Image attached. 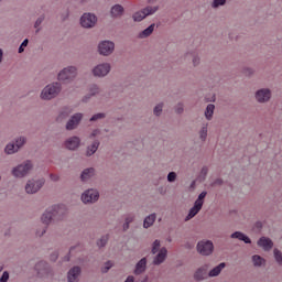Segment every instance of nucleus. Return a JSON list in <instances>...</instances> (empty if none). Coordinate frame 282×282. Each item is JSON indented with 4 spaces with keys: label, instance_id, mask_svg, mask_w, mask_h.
<instances>
[{
    "label": "nucleus",
    "instance_id": "obj_1",
    "mask_svg": "<svg viewBox=\"0 0 282 282\" xmlns=\"http://www.w3.org/2000/svg\"><path fill=\"white\" fill-rule=\"evenodd\" d=\"M34 169V164L31 160H26L23 163L17 165L11 170V175H13L17 180H23V177H28L30 172Z\"/></svg>",
    "mask_w": 282,
    "mask_h": 282
},
{
    "label": "nucleus",
    "instance_id": "obj_2",
    "mask_svg": "<svg viewBox=\"0 0 282 282\" xmlns=\"http://www.w3.org/2000/svg\"><path fill=\"white\" fill-rule=\"evenodd\" d=\"M63 89L61 83L55 82L53 84H48L46 87L43 88L41 93L42 100H52V98H56L61 94Z\"/></svg>",
    "mask_w": 282,
    "mask_h": 282
},
{
    "label": "nucleus",
    "instance_id": "obj_3",
    "mask_svg": "<svg viewBox=\"0 0 282 282\" xmlns=\"http://www.w3.org/2000/svg\"><path fill=\"white\" fill-rule=\"evenodd\" d=\"M76 76H78V68L76 66H67L58 73L57 78L64 83H72Z\"/></svg>",
    "mask_w": 282,
    "mask_h": 282
},
{
    "label": "nucleus",
    "instance_id": "obj_4",
    "mask_svg": "<svg viewBox=\"0 0 282 282\" xmlns=\"http://www.w3.org/2000/svg\"><path fill=\"white\" fill-rule=\"evenodd\" d=\"M61 206H53L48 209H46V213L42 215V224H45V226H50L52 224L53 219H61Z\"/></svg>",
    "mask_w": 282,
    "mask_h": 282
},
{
    "label": "nucleus",
    "instance_id": "obj_5",
    "mask_svg": "<svg viewBox=\"0 0 282 282\" xmlns=\"http://www.w3.org/2000/svg\"><path fill=\"white\" fill-rule=\"evenodd\" d=\"M43 186H45V178L29 180L25 185V193H28V195H34L39 193Z\"/></svg>",
    "mask_w": 282,
    "mask_h": 282
},
{
    "label": "nucleus",
    "instance_id": "obj_6",
    "mask_svg": "<svg viewBox=\"0 0 282 282\" xmlns=\"http://www.w3.org/2000/svg\"><path fill=\"white\" fill-rule=\"evenodd\" d=\"M158 10V7H145L144 9H141L140 11H137L132 14V20L134 23H140V21H144L147 17H151V14H155Z\"/></svg>",
    "mask_w": 282,
    "mask_h": 282
},
{
    "label": "nucleus",
    "instance_id": "obj_7",
    "mask_svg": "<svg viewBox=\"0 0 282 282\" xmlns=\"http://www.w3.org/2000/svg\"><path fill=\"white\" fill-rule=\"evenodd\" d=\"M83 118H85V115H83V112H76L72 115L66 122V131H75V129L80 126V122H83Z\"/></svg>",
    "mask_w": 282,
    "mask_h": 282
},
{
    "label": "nucleus",
    "instance_id": "obj_8",
    "mask_svg": "<svg viewBox=\"0 0 282 282\" xmlns=\"http://www.w3.org/2000/svg\"><path fill=\"white\" fill-rule=\"evenodd\" d=\"M100 199V193H98V189H87L82 194V202L84 204H96Z\"/></svg>",
    "mask_w": 282,
    "mask_h": 282
},
{
    "label": "nucleus",
    "instance_id": "obj_9",
    "mask_svg": "<svg viewBox=\"0 0 282 282\" xmlns=\"http://www.w3.org/2000/svg\"><path fill=\"white\" fill-rule=\"evenodd\" d=\"M96 23H98V17L94 13H84L80 18V25L82 28H86V30L95 28Z\"/></svg>",
    "mask_w": 282,
    "mask_h": 282
},
{
    "label": "nucleus",
    "instance_id": "obj_10",
    "mask_svg": "<svg viewBox=\"0 0 282 282\" xmlns=\"http://www.w3.org/2000/svg\"><path fill=\"white\" fill-rule=\"evenodd\" d=\"M93 76L95 78H105L111 72V64L109 63H101L93 68Z\"/></svg>",
    "mask_w": 282,
    "mask_h": 282
},
{
    "label": "nucleus",
    "instance_id": "obj_11",
    "mask_svg": "<svg viewBox=\"0 0 282 282\" xmlns=\"http://www.w3.org/2000/svg\"><path fill=\"white\" fill-rule=\"evenodd\" d=\"M116 50V44L111 41H102L98 44V52L101 56H111Z\"/></svg>",
    "mask_w": 282,
    "mask_h": 282
},
{
    "label": "nucleus",
    "instance_id": "obj_12",
    "mask_svg": "<svg viewBox=\"0 0 282 282\" xmlns=\"http://www.w3.org/2000/svg\"><path fill=\"white\" fill-rule=\"evenodd\" d=\"M213 250H215V246L210 240H203L197 243V251L199 254H203V257L213 254Z\"/></svg>",
    "mask_w": 282,
    "mask_h": 282
},
{
    "label": "nucleus",
    "instance_id": "obj_13",
    "mask_svg": "<svg viewBox=\"0 0 282 282\" xmlns=\"http://www.w3.org/2000/svg\"><path fill=\"white\" fill-rule=\"evenodd\" d=\"M254 98L260 105L270 102V99L272 98V90H270V88L258 89L254 94Z\"/></svg>",
    "mask_w": 282,
    "mask_h": 282
},
{
    "label": "nucleus",
    "instance_id": "obj_14",
    "mask_svg": "<svg viewBox=\"0 0 282 282\" xmlns=\"http://www.w3.org/2000/svg\"><path fill=\"white\" fill-rule=\"evenodd\" d=\"M35 272L40 279H45L52 274V267L45 261H40L35 264Z\"/></svg>",
    "mask_w": 282,
    "mask_h": 282
},
{
    "label": "nucleus",
    "instance_id": "obj_15",
    "mask_svg": "<svg viewBox=\"0 0 282 282\" xmlns=\"http://www.w3.org/2000/svg\"><path fill=\"white\" fill-rule=\"evenodd\" d=\"M64 147L68 151H77L80 148V137L73 135L64 141Z\"/></svg>",
    "mask_w": 282,
    "mask_h": 282
},
{
    "label": "nucleus",
    "instance_id": "obj_16",
    "mask_svg": "<svg viewBox=\"0 0 282 282\" xmlns=\"http://www.w3.org/2000/svg\"><path fill=\"white\" fill-rule=\"evenodd\" d=\"M208 264H204L200 268H198L194 273V281H206L208 279Z\"/></svg>",
    "mask_w": 282,
    "mask_h": 282
},
{
    "label": "nucleus",
    "instance_id": "obj_17",
    "mask_svg": "<svg viewBox=\"0 0 282 282\" xmlns=\"http://www.w3.org/2000/svg\"><path fill=\"white\" fill-rule=\"evenodd\" d=\"M101 90L100 87L96 84H91L88 87V94L83 98V102H88L94 96L100 95Z\"/></svg>",
    "mask_w": 282,
    "mask_h": 282
},
{
    "label": "nucleus",
    "instance_id": "obj_18",
    "mask_svg": "<svg viewBox=\"0 0 282 282\" xmlns=\"http://www.w3.org/2000/svg\"><path fill=\"white\" fill-rule=\"evenodd\" d=\"M167 254H169V250H166L165 247H162L159 250V253L153 259V265H162V263L166 261Z\"/></svg>",
    "mask_w": 282,
    "mask_h": 282
},
{
    "label": "nucleus",
    "instance_id": "obj_19",
    "mask_svg": "<svg viewBox=\"0 0 282 282\" xmlns=\"http://www.w3.org/2000/svg\"><path fill=\"white\" fill-rule=\"evenodd\" d=\"M147 263H148L147 258H142L140 261H138L134 267L133 274H135V276H140V274H144L147 272Z\"/></svg>",
    "mask_w": 282,
    "mask_h": 282
},
{
    "label": "nucleus",
    "instance_id": "obj_20",
    "mask_svg": "<svg viewBox=\"0 0 282 282\" xmlns=\"http://www.w3.org/2000/svg\"><path fill=\"white\" fill-rule=\"evenodd\" d=\"M258 246H259V248H262L265 252H269V250L271 248H273L274 242H272V239H270L268 237H261L258 240Z\"/></svg>",
    "mask_w": 282,
    "mask_h": 282
},
{
    "label": "nucleus",
    "instance_id": "obj_21",
    "mask_svg": "<svg viewBox=\"0 0 282 282\" xmlns=\"http://www.w3.org/2000/svg\"><path fill=\"white\" fill-rule=\"evenodd\" d=\"M91 177H96V169L88 167V169L83 170V172L80 174L82 182H89V180H91Z\"/></svg>",
    "mask_w": 282,
    "mask_h": 282
},
{
    "label": "nucleus",
    "instance_id": "obj_22",
    "mask_svg": "<svg viewBox=\"0 0 282 282\" xmlns=\"http://www.w3.org/2000/svg\"><path fill=\"white\" fill-rule=\"evenodd\" d=\"M78 276H80V267H73L68 271V282H78Z\"/></svg>",
    "mask_w": 282,
    "mask_h": 282
},
{
    "label": "nucleus",
    "instance_id": "obj_23",
    "mask_svg": "<svg viewBox=\"0 0 282 282\" xmlns=\"http://www.w3.org/2000/svg\"><path fill=\"white\" fill-rule=\"evenodd\" d=\"M99 147H100L99 140L93 141L91 144H89L86 148V158H91V155H94L96 153V151H98Z\"/></svg>",
    "mask_w": 282,
    "mask_h": 282
},
{
    "label": "nucleus",
    "instance_id": "obj_24",
    "mask_svg": "<svg viewBox=\"0 0 282 282\" xmlns=\"http://www.w3.org/2000/svg\"><path fill=\"white\" fill-rule=\"evenodd\" d=\"M231 239H238V241H243V243H252V240L250 237L246 236V234L241 231H235L230 235Z\"/></svg>",
    "mask_w": 282,
    "mask_h": 282
},
{
    "label": "nucleus",
    "instance_id": "obj_25",
    "mask_svg": "<svg viewBox=\"0 0 282 282\" xmlns=\"http://www.w3.org/2000/svg\"><path fill=\"white\" fill-rule=\"evenodd\" d=\"M110 14L112 19H118V17H122V14H124V7H122V4H115L110 10Z\"/></svg>",
    "mask_w": 282,
    "mask_h": 282
},
{
    "label": "nucleus",
    "instance_id": "obj_26",
    "mask_svg": "<svg viewBox=\"0 0 282 282\" xmlns=\"http://www.w3.org/2000/svg\"><path fill=\"white\" fill-rule=\"evenodd\" d=\"M202 205H197V203H194V206L189 209L187 216L185 217V221H191L193 217L199 214V210H202Z\"/></svg>",
    "mask_w": 282,
    "mask_h": 282
},
{
    "label": "nucleus",
    "instance_id": "obj_27",
    "mask_svg": "<svg viewBox=\"0 0 282 282\" xmlns=\"http://www.w3.org/2000/svg\"><path fill=\"white\" fill-rule=\"evenodd\" d=\"M154 31H155V23H152L145 30L141 31L138 34V39H149V36H151V34H153Z\"/></svg>",
    "mask_w": 282,
    "mask_h": 282
},
{
    "label": "nucleus",
    "instance_id": "obj_28",
    "mask_svg": "<svg viewBox=\"0 0 282 282\" xmlns=\"http://www.w3.org/2000/svg\"><path fill=\"white\" fill-rule=\"evenodd\" d=\"M133 221H135V214H128L124 217V223L122 225V230L123 232H127V230H129L131 224H133Z\"/></svg>",
    "mask_w": 282,
    "mask_h": 282
},
{
    "label": "nucleus",
    "instance_id": "obj_29",
    "mask_svg": "<svg viewBox=\"0 0 282 282\" xmlns=\"http://www.w3.org/2000/svg\"><path fill=\"white\" fill-rule=\"evenodd\" d=\"M226 268V262H221L208 272V276L215 278L221 274V270Z\"/></svg>",
    "mask_w": 282,
    "mask_h": 282
},
{
    "label": "nucleus",
    "instance_id": "obj_30",
    "mask_svg": "<svg viewBox=\"0 0 282 282\" xmlns=\"http://www.w3.org/2000/svg\"><path fill=\"white\" fill-rule=\"evenodd\" d=\"M70 115H72V108L64 107L61 109V111L57 116V121L63 122V120H65L66 118H69Z\"/></svg>",
    "mask_w": 282,
    "mask_h": 282
},
{
    "label": "nucleus",
    "instance_id": "obj_31",
    "mask_svg": "<svg viewBox=\"0 0 282 282\" xmlns=\"http://www.w3.org/2000/svg\"><path fill=\"white\" fill-rule=\"evenodd\" d=\"M155 219H158V216L155 214H150L147 216L143 220V228L148 229L155 224Z\"/></svg>",
    "mask_w": 282,
    "mask_h": 282
},
{
    "label": "nucleus",
    "instance_id": "obj_32",
    "mask_svg": "<svg viewBox=\"0 0 282 282\" xmlns=\"http://www.w3.org/2000/svg\"><path fill=\"white\" fill-rule=\"evenodd\" d=\"M199 140L205 142L208 138V123H203L198 131Z\"/></svg>",
    "mask_w": 282,
    "mask_h": 282
},
{
    "label": "nucleus",
    "instance_id": "obj_33",
    "mask_svg": "<svg viewBox=\"0 0 282 282\" xmlns=\"http://www.w3.org/2000/svg\"><path fill=\"white\" fill-rule=\"evenodd\" d=\"M4 153L7 155H14V153H19V149L14 144V142H10L4 148Z\"/></svg>",
    "mask_w": 282,
    "mask_h": 282
},
{
    "label": "nucleus",
    "instance_id": "obj_34",
    "mask_svg": "<svg viewBox=\"0 0 282 282\" xmlns=\"http://www.w3.org/2000/svg\"><path fill=\"white\" fill-rule=\"evenodd\" d=\"M252 263L254 265V268H261V265H265V260L263 259V257L259 256V254H254L252 256Z\"/></svg>",
    "mask_w": 282,
    "mask_h": 282
},
{
    "label": "nucleus",
    "instance_id": "obj_35",
    "mask_svg": "<svg viewBox=\"0 0 282 282\" xmlns=\"http://www.w3.org/2000/svg\"><path fill=\"white\" fill-rule=\"evenodd\" d=\"M215 115V105L208 104L205 109V118L206 120H213V116Z\"/></svg>",
    "mask_w": 282,
    "mask_h": 282
},
{
    "label": "nucleus",
    "instance_id": "obj_36",
    "mask_svg": "<svg viewBox=\"0 0 282 282\" xmlns=\"http://www.w3.org/2000/svg\"><path fill=\"white\" fill-rule=\"evenodd\" d=\"M25 142H28V138L25 137H19L13 141V143L15 144V149H18V151L25 144Z\"/></svg>",
    "mask_w": 282,
    "mask_h": 282
},
{
    "label": "nucleus",
    "instance_id": "obj_37",
    "mask_svg": "<svg viewBox=\"0 0 282 282\" xmlns=\"http://www.w3.org/2000/svg\"><path fill=\"white\" fill-rule=\"evenodd\" d=\"M43 21H45V14L40 15L34 23L36 34L41 32V25L43 24Z\"/></svg>",
    "mask_w": 282,
    "mask_h": 282
},
{
    "label": "nucleus",
    "instance_id": "obj_38",
    "mask_svg": "<svg viewBox=\"0 0 282 282\" xmlns=\"http://www.w3.org/2000/svg\"><path fill=\"white\" fill-rule=\"evenodd\" d=\"M273 257L278 263V265H280L282 268V252L279 249H274L273 250Z\"/></svg>",
    "mask_w": 282,
    "mask_h": 282
},
{
    "label": "nucleus",
    "instance_id": "obj_39",
    "mask_svg": "<svg viewBox=\"0 0 282 282\" xmlns=\"http://www.w3.org/2000/svg\"><path fill=\"white\" fill-rule=\"evenodd\" d=\"M206 195H208V192H202L197 199L195 200V204H197L198 206L204 207V199H206Z\"/></svg>",
    "mask_w": 282,
    "mask_h": 282
},
{
    "label": "nucleus",
    "instance_id": "obj_40",
    "mask_svg": "<svg viewBox=\"0 0 282 282\" xmlns=\"http://www.w3.org/2000/svg\"><path fill=\"white\" fill-rule=\"evenodd\" d=\"M164 109V102H160L158 104L154 109H153V113L156 116V117H160L162 116V111Z\"/></svg>",
    "mask_w": 282,
    "mask_h": 282
},
{
    "label": "nucleus",
    "instance_id": "obj_41",
    "mask_svg": "<svg viewBox=\"0 0 282 282\" xmlns=\"http://www.w3.org/2000/svg\"><path fill=\"white\" fill-rule=\"evenodd\" d=\"M104 118H107V115L105 112H98L94 115L89 120L90 122H98V120H104Z\"/></svg>",
    "mask_w": 282,
    "mask_h": 282
},
{
    "label": "nucleus",
    "instance_id": "obj_42",
    "mask_svg": "<svg viewBox=\"0 0 282 282\" xmlns=\"http://www.w3.org/2000/svg\"><path fill=\"white\" fill-rule=\"evenodd\" d=\"M109 241V235H105L102 236L99 241H97V246L99 248H105V246H107V242Z\"/></svg>",
    "mask_w": 282,
    "mask_h": 282
},
{
    "label": "nucleus",
    "instance_id": "obj_43",
    "mask_svg": "<svg viewBox=\"0 0 282 282\" xmlns=\"http://www.w3.org/2000/svg\"><path fill=\"white\" fill-rule=\"evenodd\" d=\"M226 3V0H214L212 2V8H214V10H217V8H221V6H224Z\"/></svg>",
    "mask_w": 282,
    "mask_h": 282
},
{
    "label": "nucleus",
    "instance_id": "obj_44",
    "mask_svg": "<svg viewBox=\"0 0 282 282\" xmlns=\"http://www.w3.org/2000/svg\"><path fill=\"white\" fill-rule=\"evenodd\" d=\"M30 43V40L25 39L21 45L19 46V54H23L25 52V47H28V44Z\"/></svg>",
    "mask_w": 282,
    "mask_h": 282
},
{
    "label": "nucleus",
    "instance_id": "obj_45",
    "mask_svg": "<svg viewBox=\"0 0 282 282\" xmlns=\"http://www.w3.org/2000/svg\"><path fill=\"white\" fill-rule=\"evenodd\" d=\"M160 240H154L152 243V254H158L160 252Z\"/></svg>",
    "mask_w": 282,
    "mask_h": 282
},
{
    "label": "nucleus",
    "instance_id": "obj_46",
    "mask_svg": "<svg viewBox=\"0 0 282 282\" xmlns=\"http://www.w3.org/2000/svg\"><path fill=\"white\" fill-rule=\"evenodd\" d=\"M111 268H113V263L111 261H107L104 269H101V272L104 274H107V272H109V270H111Z\"/></svg>",
    "mask_w": 282,
    "mask_h": 282
},
{
    "label": "nucleus",
    "instance_id": "obj_47",
    "mask_svg": "<svg viewBox=\"0 0 282 282\" xmlns=\"http://www.w3.org/2000/svg\"><path fill=\"white\" fill-rule=\"evenodd\" d=\"M206 175H208V166H203L200 170L199 178L206 180Z\"/></svg>",
    "mask_w": 282,
    "mask_h": 282
},
{
    "label": "nucleus",
    "instance_id": "obj_48",
    "mask_svg": "<svg viewBox=\"0 0 282 282\" xmlns=\"http://www.w3.org/2000/svg\"><path fill=\"white\" fill-rule=\"evenodd\" d=\"M176 180H177V173H175V172H170V173L167 174V182L173 183V182H175Z\"/></svg>",
    "mask_w": 282,
    "mask_h": 282
},
{
    "label": "nucleus",
    "instance_id": "obj_49",
    "mask_svg": "<svg viewBox=\"0 0 282 282\" xmlns=\"http://www.w3.org/2000/svg\"><path fill=\"white\" fill-rule=\"evenodd\" d=\"M10 279V273L8 271H4L0 278V282H8Z\"/></svg>",
    "mask_w": 282,
    "mask_h": 282
},
{
    "label": "nucleus",
    "instance_id": "obj_50",
    "mask_svg": "<svg viewBox=\"0 0 282 282\" xmlns=\"http://www.w3.org/2000/svg\"><path fill=\"white\" fill-rule=\"evenodd\" d=\"M47 232V226L43 227L42 229L36 230V236L37 237H43Z\"/></svg>",
    "mask_w": 282,
    "mask_h": 282
},
{
    "label": "nucleus",
    "instance_id": "obj_51",
    "mask_svg": "<svg viewBox=\"0 0 282 282\" xmlns=\"http://www.w3.org/2000/svg\"><path fill=\"white\" fill-rule=\"evenodd\" d=\"M175 111L177 113H184V104H182V102L177 104L175 107Z\"/></svg>",
    "mask_w": 282,
    "mask_h": 282
},
{
    "label": "nucleus",
    "instance_id": "obj_52",
    "mask_svg": "<svg viewBox=\"0 0 282 282\" xmlns=\"http://www.w3.org/2000/svg\"><path fill=\"white\" fill-rule=\"evenodd\" d=\"M99 133H100V129L93 130L91 133L89 134V139L94 140V138H98Z\"/></svg>",
    "mask_w": 282,
    "mask_h": 282
},
{
    "label": "nucleus",
    "instance_id": "obj_53",
    "mask_svg": "<svg viewBox=\"0 0 282 282\" xmlns=\"http://www.w3.org/2000/svg\"><path fill=\"white\" fill-rule=\"evenodd\" d=\"M193 65H194V67H197V65H199V56H197V55L193 56Z\"/></svg>",
    "mask_w": 282,
    "mask_h": 282
},
{
    "label": "nucleus",
    "instance_id": "obj_54",
    "mask_svg": "<svg viewBox=\"0 0 282 282\" xmlns=\"http://www.w3.org/2000/svg\"><path fill=\"white\" fill-rule=\"evenodd\" d=\"M213 184H214V186H221V184H224V180L216 178Z\"/></svg>",
    "mask_w": 282,
    "mask_h": 282
},
{
    "label": "nucleus",
    "instance_id": "obj_55",
    "mask_svg": "<svg viewBox=\"0 0 282 282\" xmlns=\"http://www.w3.org/2000/svg\"><path fill=\"white\" fill-rule=\"evenodd\" d=\"M254 228H257L258 230H261V228H263V223L262 221H257L254 225Z\"/></svg>",
    "mask_w": 282,
    "mask_h": 282
},
{
    "label": "nucleus",
    "instance_id": "obj_56",
    "mask_svg": "<svg viewBox=\"0 0 282 282\" xmlns=\"http://www.w3.org/2000/svg\"><path fill=\"white\" fill-rule=\"evenodd\" d=\"M50 177H51L52 182H58V180H59L58 175H56V174H51Z\"/></svg>",
    "mask_w": 282,
    "mask_h": 282
},
{
    "label": "nucleus",
    "instance_id": "obj_57",
    "mask_svg": "<svg viewBox=\"0 0 282 282\" xmlns=\"http://www.w3.org/2000/svg\"><path fill=\"white\" fill-rule=\"evenodd\" d=\"M3 63V50L0 48V64Z\"/></svg>",
    "mask_w": 282,
    "mask_h": 282
},
{
    "label": "nucleus",
    "instance_id": "obj_58",
    "mask_svg": "<svg viewBox=\"0 0 282 282\" xmlns=\"http://www.w3.org/2000/svg\"><path fill=\"white\" fill-rule=\"evenodd\" d=\"M51 259H52L53 261H56V259H58V254L54 253L53 256H51Z\"/></svg>",
    "mask_w": 282,
    "mask_h": 282
},
{
    "label": "nucleus",
    "instance_id": "obj_59",
    "mask_svg": "<svg viewBox=\"0 0 282 282\" xmlns=\"http://www.w3.org/2000/svg\"><path fill=\"white\" fill-rule=\"evenodd\" d=\"M247 72H248L249 74H252V69H250V68H248Z\"/></svg>",
    "mask_w": 282,
    "mask_h": 282
},
{
    "label": "nucleus",
    "instance_id": "obj_60",
    "mask_svg": "<svg viewBox=\"0 0 282 282\" xmlns=\"http://www.w3.org/2000/svg\"><path fill=\"white\" fill-rule=\"evenodd\" d=\"M147 281H149V276H145V279L143 280V282H147Z\"/></svg>",
    "mask_w": 282,
    "mask_h": 282
},
{
    "label": "nucleus",
    "instance_id": "obj_61",
    "mask_svg": "<svg viewBox=\"0 0 282 282\" xmlns=\"http://www.w3.org/2000/svg\"><path fill=\"white\" fill-rule=\"evenodd\" d=\"M0 272H3V267L2 265H0Z\"/></svg>",
    "mask_w": 282,
    "mask_h": 282
},
{
    "label": "nucleus",
    "instance_id": "obj_62",
    "mask_svg": "<svg viewBox=\"0 0 282 282\" xmlns=\"http://www.w3.org/2000/svg\"><path fill=\"white\" fill-rule=\"evenodd\" d=\"M74 251V247L70 248L69 252H73Z\"/></svg>",
    "mask_w": 282,
    "mask_h": 282
},
{
    "label": "nucleus",
    "instance_id": "obj_63",
    "mask_svg": "<svg viewBox=\"0 0 282 282\" xmlns=\"http://www.w3.org/2000/svg\"><path fill=\"white\" fill-rule=\"evenodd\" d=\"M167 241H171V238H167Z\"/></svg>",
    "mask_w": 282,
    "mask_h": 282
},
{
    "label": "nucleus",
    "instance_id": "obj_64",
    "mask_svg": "<svg viewBox=\"0 0 282 282\" xmlns=\"http://www.w3.org/2000/svg\"><path fill=\"white\" fill-rule=\"evenodd\" d=\"M66 261H69V258H66Z\"/></svg>",
    "mask_w": 282,
    "mask_h": 282
}]
</instances>
